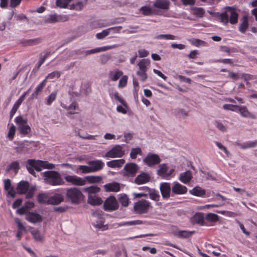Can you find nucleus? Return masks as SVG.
Returning a JSON list of instances; mask_svg holds the SVG:
<instances>
[{
  "label": "nucleus",
  "mask_w": 257,
  "mask_h": 257,
  "mask_svg": "<svg viewBox=\"0 0 257 257\" xmlns=\"http://www.w3.org/2000/svg\"><path fill=\"white\" fill-rule=\"evenodd\" d=\"M45 183L51 186L61 185L64 184L61 174L55 171H47L43 173Z\"/></svg>",
  "instance_id": "obj_1"
},
{
  "label": "nucleus",
  "mask_w": 257,
  "mask_h": 257,
  "mask_svg": "<svg viewBox=\"0 0 257 257\" xmlns=\"http://www.w3.org/2000/svg\"><path fill=\"white\" fill-rule=\"evenodd\" d=\"M84 195L78 188H68L66 193V202L70 201L73 204H79L83 200Z\"/></svg>",
  "instance_id": "obj_2"
},
{
  "label": "nucleus",
  "mask_w": 257,
  "mask_h": 257,
  "mask_svg": "<svg viewBox=\"0 0 257 257\" xmlns=\"http://www.w3.org/2000/svg\"><path fill=\"white\" fill-rule=\"evenodd\" d=\"M15 122L17 125L18 130L20 133L24 136H26L31 132L30 126L27 124L28 119L22 115L16 117Z\"/></svg>",
  "instance_id": "obj_3"
},
{
  "label": "nucleus",
  "mask_w": 257,
  "mask_h": 257,
  "mask_svg": "<svg viewBox=\"0 0 257 257\" xmlns=\"http://www.w3.org/2000/svg\"><path fill=\"white\" fill-rule=\"evenodd\" d=\"M150 206V203L148 201L142 199L135 203L134 209L137 213L142 214L147 213Z\"/></svg>",
  "instance_id": "obj_4"
},
{
  "label": "nucleus",
  "mask_w": 257,
  "mask_h": 257,
  "mask_svg": "<svg viewBox=\"0 0 257 257\" xmlns=\"http://www.w3.org/2000/svg\"><path fill=\"white\" fill-rule=\"evenodd\" d=\"M118 203L114 196H110L104 201L103 209L106 211H113L118 209Z\"/></svg>",
  "instance_id": "obj_5"
},
{
  "label": "nucleus",
  "mask_w": 257,
  "mask_h": 257,
  "mask_svg": "<svg viewBox=\"0 0 257 257\" xmlns=\"http://www.w3.org/2000/svg\"><path fill=\"white\" fill-rule=\"evenodd\" d=\"M139 169L138 165L134 163H129L125 165L123 170L125 172L123 176L125 177H135Z\"/></svg>",
  "instance_id": "obj_6"
},
{
  "label": "nucleus",
  "mask_w": 257,
  "mask_h": 257,
  "mask_svg": "<svg viewBox=\"0 0 257 257\" xmlns=\"http://www.w3.org/2000/svg\"><path fill=\"white\" fill-rule=\"evenodd\" d=\"M161 160L157 154L149 153L143 159V162L149 167H152L159 164Z\"/></svg>",
  "instance_id": "obj_7"
},
{
  "label": "nucleus",
  "mask_w": 257,
  "mask_h": 257,
  "mask_svg": "<svg viewBox=\"0 0 257 257\" xmlns=\"http://www.w3.org/2000/svg\"><path fill=\"white\" fill-rule=\"evenodd\" d=\"M124 154V153L122 150V147L120 145H115L111 150L105 153L104 157L114 158L121 157Z\"/></svg>",
  "instance_id": "obj_8"
},
{
  "label": "nucleus",
  "mask_w": 257,
  "mask_h": 257,
  "mask_svg": "<svg viewBox=\"0 0 257 257\" xmlns=\"http://www.w3.org/2000/svg\"><path fill=\"white\" fill-rule=\"evenodd\" d=\"M160 190L164 199H168L172 196V187L170 183H161L160 185Z\"/></svg>",
  "instance_id": "obj_9"
},
{
  "label": "nucleus",
  "mask_w": 257,
  "mask_h": 257,
  "mask_svg": "<svg viewBox=\"0 0 257 257\" xmlns=\"http://www.w3.org/2000/svg\"><path fill=\"white\" fill-rule=\"evenodd\" d=\"M187 191L188 189L185 186L177 182H174L173 185L172 186V197L174 196L175 195H183L186 194Z\"/></svg>",
  "instance_id": "obj_10"
},
{
  "label": "nucleus",
  "mask_w": 257,
  "mask_h": 257,
  "mask_svg": "<svg viewBox=\"0 0 257 257\" xmlns=\"http://www.w3.org/2000/svg\"><path fill=\"white\" fill-rule=\"evenodd\" d=\"M26 168L28 172L35 177H36V174L34 170L37 172L41 171V169L38 168V166L37 165L36 160L35 159H29L27 160Z\"/></svg>",
  "instance_id": "obj_11"
},
{
  "label": "nucleus",
  "mask_w": 257,
  "mask_h": 257,
  "mask_svg": "<svg viewBox=\"0 0 257 257\" xmlns=\"http://www.w3.org/2000/svg\"><path fill=\"white\" fill-rule=\"evenodd\" d=\"M151 180L150 174L147 172H142L135 179L134 183L137 185L146 184Z\"/></svg>",
  "instance_id": "obj_12"
},
{
  "label": "nucleus",
  "mask_w": 257,
  "mask_h": 257,
  "mask_svg": "<svg viewBox=\"0 0 257 257\" xmlns=\"http://www.w3.org/2000/svg\"><path fill=\"white\" fill-rule=\"evenodd\" d=\"M66 181L76 186H83L86 184V181L75 175H67L64 177Z\"/></svg>",
  "instance_id": "obj_13"
},
{
  "label": "nucleus",
  "mask_w": 257,
  "mask_h": 257,
  "mask_svg": "<svg viewBox=\"0 0 257 257\" xmlns=\"http://www.w3.org/2000/svg\"><path fill=\"white\" fill-rule=\"evenodd\" d=\"M25 218L27 221L33 223H40L43 220L42 216L40 214L30 211L28 212Z\"/></svg>",
  "instance_id": "obj_14"
},
{
  "label": "nucleus",
  "mask_w": 257,
  "mask_h": 257,
  "mask_svg": "<svg viewBox=\"0 0 257 257\" xmlns=\"http://www.w3.org/2000/svg\"><path fill=\"white\" fill-rule=\"evenodd\" d=\"M64 200V197L62 194L55 193L54 195L49 197L48 205H57Z\"/></svg>",
  "instance_id": "obj_15"
},
{
  "label": "nucleus",
  "mask_w": 257,
  "mask_h": 257,
  "mask_svg": "<svg viewBox=\"0 0 257 257\" xmlns=\"http://www.w3.org/2000/svg\"><path fill=\"white\" fill-rule=\"evenodd\" d=\"M88 164L90 167L92 172H95L101 170L104 166V163L99 160L89 161Z\"/></svg>",
  "instance_id": "obj_16"
},
{
  "label": "nucleus",
  "mask_w": 257,
  "mask_h": 257,
  "mask_svg": "<svg viewBox=\"0 0 257 257\" xmlns=\"http://www.w3.org/2000/svg\"><path fill=\"white\" fill-rule=\"evenodd\" d=\"M30 184L28 181H21L18 183L16 188L17 192L19 194H26L29 190Z\"/></svg>",
  "instance_id": "obj_17"
},
{
  "label": "nucleus",
  "mask_w": 257,
  "mask_h": 257,
  "mask_svg": "<svg viewBox=\"0 0 257 257\" xmlns=\"http://www.w3.org/2000/svg\"><path fill=\"white\" fill-rule=\"evenodd\" d=\"M4 189L8 192V195L12 198L16 197V191H15L14 187L12 186L10 179H7L4 180Z\"/></svg>",
  "instance_id": "obj_18"
},
{
  "label": "nucleus",
  "mask_w": 257,
  "mask_h": 257,
  "mask_svg": "<svg viewBox=\"0 0 257 257\" xmlns=\"http://www.w3.org/2000/svg\"><path fill=\"white\" fill-rule=\"evenodd\" d=\"M226 9L230 12L229 22L231 24L235 25L238 22V14L235 9L232 7H226Z\"/></svg>",
  "instance_id": "obj_19"
},
{
  "label": "nucleus",
  "mask_w": 257,
  "mask_h": 257,
  "mask_svg": "<svg viewBox=\"0 0 257 257\" xmlns=\"http://www.w3.org/2000/svg\"><path fill=\"white\" fill-rule=\"evenodd\" d=\"M170 2L168 0H156L154 4V7L157 9L168 10Z\"/></svg>",
  "instance_id": "obj_20"
},
{
  "label": "nucleus",
  "mask_w": 257,
  "mask_h": 257,
  "mask_svg": "<svg viewBox=\"0 0 257 257\" xmlns=\"http://www.w3.org/2000/svg\"><path fill=\"white\" fill-rule=\"evenodd\" d=\"M168 167L166 164H160L157 171V174L163 178H168L171 175V173H168Z\"/></svg>",
  "instance_id": "obj_21"
},
{
  "label": "nucleus",
  "mask_w": 257,
  "mask_h": 257,
  "mask_svg": "<svg viewBox=\"0 0 257 257\" xmlns=\"http://www.w3.org/2000/svg\"><path fill=\"white\" fill-rule=\"evenodd\" d=\"M238 111L244 117L250 118L251 119L256 118L255 115L250 112L245 106H239Z\"/></svg>",
  "instance_id": "obj_22"
},
{
  "label": "nucleus",
  "mask_w": 257,
  "mask_h": 257,
  "mask_svg": "<svg viewBox=\"0 0 257 257\" xmlns=\"http://www.w3.org/2000/svg\"><path fill=\"white\" fill-rule=\"evenodd\" d=\"M192 178V173L190 170L181 173L179 176V180L184 184H187L190 182Z\"/></svg>",
  "instance_id": "obj_23"
},
{
  "label": "nucleus",
  "mask_w": 257,
  "mask_h": 257,
  "mask_svg": "<svg viewBox=\"0 0 257 257\" xmlns=\"http://www.w3.org/2000/svg\"><path fill=\"white\" fill-rule=\"evenodd\" d=\"M36 162L38 168H40L41 170L43 168L47 169H53L55 168L54 164L50 163L47 161L36 160Z\"/></svg>",
  "instance_id": "obj_24"
},
{
  "label": "nucleus",
  "mask_w": 257,
  "mask_h": 257,
  "mask_svg": "<svg viewBox=\"0 0 257 257\" xmlns=\"http://www.w3.org/2000/svg\"><path fill=\"white\" fill-rule=\"evenodd\" d=\"M104 187L107 192H118L120 189L119 184L117 182L106 184Z\"/></svg>",
  "instance_id": "obj_25"
},
{
  "label": "nucleus",
  "mask_w": 257,
  "mask_h": 257,
  "mask_svg": "<svg viewBox=\"0 0 257 257\" xmlns=\"http://www.w3.org/2000/svg\"><path fill=\"white\" fill-rule=\"evenodd\" d=\"M125 163V160L123 159L119 160H113L106 163V165L110 168H119Z\"/></svg>",
  "instance_id": "obj_26"
},
{
  "label": "nucleus",
  "mask_w": 257,
  "mask_h": 257,
  "mask_svg": "<svg viewBox=\"0 0 257 257\" xmlns=\"http://www.w3.org/2000/svg\"><path fill=\"white\" fill-rule=\"evenodd\" d=\"M204 216L201 213H196L191 218V222L193 223L199 224L201 225H204Z\"/></svg>",
  "instance_id": "obj_27"
},
{
  "label": "nucleus",
  "mask_w": 257,
  "mask_h": 257,
  "mask_svg": "<svg viewBox=\"0 0 257 257\" xmlns=\"http://www.w3.org/2000/svg\"><path fill=\"white\" fill-rule=\"evenodd\" d=\"M54 52L52 53L50 51H47L45 53V55L43 56H41L39 59V61L37 64L35 66L33 70V71H37L41 66L44 63L45 60L50 55H51Z\"/></svg>",
  "instance_id": "obj_28"
},
{
  "label": "nucleus",
  "mask_w": 257,
  "mask_h": 257,
  "mask_svg": "<svg viewBox=\"0 0 257 257\" xmlns=\"http://www.w3.org/2000/svg\"><path fill=\"white\" fill-rule=\"evenodd\" d=\"M216 18L220 19V22L222 23L224 25H227L229 22V17L227 12L225 11L222 13L217 12L214 14Z\"/></svg>",
  "instance_id": "obj_29"
},
{
  "label": "nucleus",
  "mask_w": 257,
  "mask_h": 257,
  "mask_svg": "<svg viewBox=\"0 0 257 257\" xmlns=\"http://www.w3.org/2000/svg\"><path fill=\"white\" fill-rule=\"evenodd\" d=\"M248 27V16L244 15L241 19V23L239 27V30L242 33H244Z\"/></svg>",
  "instance_id": "obj_30"
},
{
  "label": "nucleus",
  "mask_w": 257,
  "mask_h": 257,
  "mask_svg": "<svg viewBox=\"0 0 257 257\" xmlns=\"http://www.w3.org/2000/svg\"><path fill=\"white\" fill-rule=\"evenodd\" d=\"M87 202L93 206H97L101 204L103 201L99 197L96 196H92L89 195Z\"/></svg>",
  "instance_id": "obj_31"
},
{
  "label": "nucleus",
  "mask_w": 257,
  "mask_h": 257,
  "mask_svg": "<svg viewBox=\"0 0 257 257\" xmlns=\"http://www.w3.org/2000/svg\"><path fill=\"white\" fill-rule=\"evenodd\" d=\"M43 40L42 38L39 37L33 39L25 40L22 43L25 46H34L41 43Z\"/></svg>",
  "instance_id": "obj_32"
},
{
  "label": "nucleus",
  "mask_w": 257,
  "mask_h": 257,
  "mask_svg": "<svg viewBox=\"0 0 257 257\" xmlns=\"http://www.w3.org/2000/svg\"><path fill=\"white\" fill-rule=\"evenodd\" d=\"M189 192L193 195L198 197H202L205 194L206 191L205 190L202 189L199 186H196L194 187L192 190H190Z\"/></svg>",
  "instance_id": "obj_33"
},
{
  "label": "nucleus",
  "mask_w": 257,
  "mask_h": 257,
  "mask_svg": "<svg viewBox=\"0 0 257 257\" xmlns=\"http://www.w3.org/2000/svg\"><path fill=\"white\" fill-rule=\"evenodd\" d=\"M139 70L147 71L150 66V60L149 59H143L138 63Z\"/></svg>",
  "instance_id": "obj_34"
},
{
  "label": "nucleus",
  "mask_w": 257,
  "mask_h": 257,
  "mask_svg": "<svg viewBox=\"0 0 257 257\" xmlns=\"http://www.w3.org/2000/svg\"><path fill=\"white\" fill-rule=\"evenodd\" d=\"M20 169V163L18 161H15L12 162L6 169V172H8L11 170L14 171L15 173L17 174Z\"/></svg>",
  "instance_id": "obj_35"
},
{
  "label": "nucleus",
  "mask_w": 257,
  "mask_h": 257,
  "mask_svg": "<svg viewBox=\"0 0 257 257\" xmlns=\"http://www.w3.org/2000/svg\"><path fill=\"white\" fill-rule=\"evenodd\" d=\"M112 48L111 46H104V47H99V48H95V49H91V50H87L85 52V55L86 56H87V55H90V54H94V53H98V52H101V51H107L110 49H111Z\"/></svg>",
  "instance_id": "obj_36"
},
{
  "label": "nucleus",
  "mask_w": 257,
  "mask_h": 257,
  "mask_svg": "<svg viewBox=\"0 0 257 257\" xmlns=\"http://www.w3.org/2000/svg\"><path fill=\"white\" fill-rule=\"evenodd\" d=\"M85 181L89 183H98L101 182L102 180L101 176H87L84 177Z\"/></svg>",
  "instance_id": "obj_37"
},
{
  "label": "nucleus",
  "mask_w": 257,
  "mask_h": 257,
  "mask_svg": "<svg viewBox=\"0 0 257 257\" xmlns=\"http://www.w3.org/2000/svg\"><path fill=\"white\" fill-rule=\"evenodd\" d=\"M123 75V72L119 70L115 71H110L109 74V78L113 81L117 80Z\"/></svg>",
  "instance_id": "obj_38"
},
{
  "label": "nucleus",
  "mask_w": 257,
  "mask_h": 257,
  "mask_svg": "<svg viewBox=\"0 0 257 257\" xmlns=\"http://www.w3.org/2000/svg\"><path fill=\"white\" fill-rule=\"evenodd\" d=\"M191 10L193 15L199 18H202L205 13L204 9L200 7H192Z\"/></svg>",
  "instance_id": "obj_39"
},
{
  "label": "nucleus",
  "mask_w": 257,
  "mask_h": 257,
  "mask_svg": "<svg viewBox=\"0 0 257 257\" xmlns=\"http://www.w3.org/2000/svg\"><path fill=\"white\" fill-rule=\"evenodd\" d=\"M118 200L123 207H127L129 205L130 199L126 194H120L119 197L118 198Z\"/></svg>",
  "instance_id": "obj_40"
},
{
  "label": "nucleus",
  "mask_w": 257,
  "mask_h": 257,
  "mask_svg": "<svg viewBox=\"0 0 257 257\" xmlns=\"http://www.w3.org/2000/svg\"><path fill=\"white\" fill-rule=\"evenodd\" d=\"M35 240L39 242L43 241V236L41 234L40 231L38 229H33L30 231Z\"/></svg>",
  "instance_id": "obj_41"
},
{
  "label": "nucleus",
  "mask_w": 257,
  "mask_h": 257,
  "mask_svg": "<svg viewBox=\"0 0 257 257\" xmlns=\"http://www.w3.org/2000/svg\"><path fill=\"white\" fill-rule=\"evenodd\" d=\"M148 195L151 199L155 201H158L160 198L159 192L155 189H151L149 193H148Z\"/></svg>",
  "instance_id": "obj_42"
},
{
  "label": "nucleus",
  "mask_w": 257,
  "mask_h": 257,
  "mask_svg": "<svg viewBox=\"0 0 257 257\" xmlns=\"http://www.w3.org/2000/svg\"><path fill=\"white\" fill-rule=\"evenodd\" d=\"M86 3H84L82 2H77L70 5V9L75 11H81L83 9Z\"/></svg>",
  "instance_id": "obj_43"
},
{
  "label": "nucleus",
  "mask_w": 257,
  "mask_h": 257,
  "mask_svg": "<svg viewBox=\"0 0 257 257\" xmlns=\"http://www.w3.org/2000/svg\"><path fill=\"white\" fill-rule=\"evenodd\" d=\"M49 198L46 194L41 193L37 196V200L39 203L48 204Z\"/></svg>",
  "instance_id": "obj_44"
},
{
  "label": "nucleus",
  "mask_w": 257,
  "mask_h": 257,
  "mask_svg": "<svg viewBox=\"0 0 257 257\" xmlns=\"http://www.w3.org/2000/svg\"><path fill=\"white\" fill-rule=\"evenodd\" d=\"M62 72L59 71H54L49 74L46 77L45 80L47 81L48 79H58L61 75Z\"/></svg>",
  "instance_id": "obj_45"
},
{
  "label": "nucleus",
  "mask_w": 257,
  "mask_h": 257,
  "mask_svg": "<svg viewBox=\"0 0 257 257\" xmlns=\"http://www.w3.org/2000/svg\"><path fill=\"white\" fill-rule=\"evenodd\" d=\"M194 231H188L187 230H179L176 235L180 238H186L191 236Z\"/></svg>",
  "instance_id": "obj_46"
},
{
  "label": "nucleus",
  "mask_w": 257,
  "mask_h": 257,
  "mask_svg": "<svg viewBox=\"0 0 257 257\" xmlns=\"http://www.w3.org/2000/svg\"><path fill=\"white\" fill-rule=\"evenodd\" d=\"M83 191L89 194H95L100 191V188L97 186H91L83 189Z\"/></svg>",
  "instance_id": "obj_47"
},
{
  "label": "nucleus",
  "mask_w": 257,
  "mask_h": 257,
  "mask_svg": "<svg viewBox=\"0 0 257 257\" xmlns=\"http://www.w3.org/2000/svg\"><path fill=\"white\" fill-rule=\"evenodd\" d=\"M205 219L212 222H215L218 220L219 217L215 213H209L206 215Z\"/></svg>",
  "instance_id": "obj_48"
},
{
  "label": "nucleus",
  "mask_w": 257,
  "mask_h": 257,
  "mask_svg": "<svg viewBox=\"0 0 257 257\" xmlns=\"http://www.w3.org/2000/svg\"><path fill=\"white\" fill-rule=\"evenodd\" d=\"M57 18H57V14H51L45 20V22L46 23H50V24H54V23H58Z\"/></svg>",
  "instance_id": "obj_49"
},
{
  "label": "nucleus",
  "mask_w": 257,
  "mask_h": 257,
  "mask_svg": "<svg viewBox=\"0 0 257 257\" xmlns=\"http://www.w3.org/2000/svg\"><path fill=\"white\" fill-rule=\"evenodd\" d=\"M220 50L221 51L226 52L228 54H230L231 53H236L238 52L237 49L235 48H230L225 46H220Z\"/></svg>",
  "instance_id": "obj_50"
},
{
  "label": "nucleus",
  "mask_w": 257,
  "mask_h": 257,
  "mask_svg": "<svg viewBox=\"0 0 257 257\" xmlns=\"http://www.w3.org/2000/svg\"><path fill=\"white\" fill-rule=\"evenodd\" d=\"M113 28H109L103 30L101 32L98 33L96 34V38L98 39H102L109 34L110 30L113 29Z\"/></svg>",
  "instance_id": "obj_51"
},
{
  "label": "nucleus",
  "mask_w": 257,
  "mask_h": 257,
  "mask_svg": "<svg viewBox=\"0 0 257 257\" xmlns=\"http://www.w3.org/2000/svg\"><path fill=\"white\" fill-rule=\"evenodd\" d=\"M143 223V221L140 220H137L134 221L123 222L118 224L119 226H125V225H135L137 224H141Z\"/></svg>",
  "instance_id": "obj_52"
},
{
  "label": "nucleus",
  "mask_w": 257,
  "mask_h": 257,
  "mask_svg": "<svg viewBox=\"0 0 257 257\" xmlns=\"http://www.w3.org/2000/svg\"><path fill=\"white\" fill-rule=\"evenodd\" d=\"M257 146V140L253 142H248L243 145H240V148L242 149H246L247 148H254Z\"/></svg>",
  "instance_id": "obj_53"
},
{
  "label": "nucleus",
  "mask_w": 257,
  "mask_h": 257,
  "mask_svg": "<svg viewBox=\"0 0 257 257\" xmlns=\"http://www.w3.org/2000/svg\"><path fill=\"white\" fill-rule=\"evenodd\" d=\"M142 153V150L140 148H133L132 149L130 157L133 159H135L137 157V155L141 154Z\"/></svg>",
  "instance_id": "obj_54"
},
{
  "label": "nucleus",
  "mask_w": 257,
  "mask_h": 257,
  "mask_svg": "<svg viewBox=\"0 0 257 257\" xmlns=\"http://www.w3.org/2000/svg\"><path fill=\"white\" fill-rule=\"evenodd\" d=\"M239 105L230 104H225L223 105V108L225 110H229L232 111H238Z\"/></svg>",
  "instance_id": "obj_55"
},
{
  "label": "nucleus",
  "mask_w": 257,
  "mask_h": 257,
  "mask_svg": "<svg viewBox=\"0 0 257 257\" xmlns=\"http://www.w3.org/2000/svg\"><path fill=\"white\" fill-rule=\"evenodd\" d=\"M70 2L67 0H56V6L60 8H66L69 6Z\"/></svg>",
  "instance_id": "obj_56"
},
{
  "label": "nucleus",
  "mask_w": 257,
  "mask_h": 257,
  "mask_svg": "<svg viewBox=\"0 0 257 257\" xmlns=\"http://www.w3.org/2000/svg\"><path fill=\"white\" fill-rule=\"evenodd\" d=\"M77 171H81V173L84 174L92 173L90 166H87L85 165L79 166Z\"/></svg>",
  "instance_id": "obj_57"
},
{
  "label": "nucleus",
  "mask_w": 257,
  "mask_h": 257,
  "mask_svg": "<svg viewBox=\"0 0 257 257\" xmlns=\"http://www.w3.org/2000/svg\"><path fill=\"white\" fill-rule=\"evenodd\" d=\"M137 75L140 77L141 80L143 82L145 81L148 78L147 71L139 70L137 72Z\"/></svg>",
  "instance_id": "obj_58"
},
{
  "label": "nucleus",
  "mask_w": 257,
  "mask_h": 257,
  "mask_svg": "<svg viewBox=\"0 0 257 257\" xmlns=\"http://www.w3.org/2000/svg\"><path fill=\"white\" fill-rule=\"evenodd\" d=\"M57 96V92L55 91L50 94L47 98L46 104L50 105L56 99Z\"/></svg>",
  "instance_id": "obj_59"
},
{
  "label": "nucleus",
  "mask_w": 257,
  "mask_h": 257,
  "mask_svg": "<svg viewBox=\"0 0 257 257\" xmlns=\"http://www.w3.org/2000/svg\"><path fill=\"white\" fill-rule=\"evenodd\" d=\"M21 103L18 102V101H16L15 103L14 104L12 109H11L10 113V118L11 119L16 111H17L18 109L19 108V106L21 105Z\"/></svg>",
  "instance_id": "obj_60"
},
{
  "label": "nucleus",
  "mask_w": 257,
  "mask_h": 257,
  "mask_svg": "<svg viewBox=\"0 0 257 257\" xmlns=\"http://www.w3.org/2000/svg\"><path fill=\"white\" fill-rule=\"evenodd\" d=\"M114 97L116 100L121 103L122 105L126 108H128V106L126 102L124 101V100H123V99L119 96V93L117 92L114 93Z\"/></svg>",
  "instance_id": "obj_61"
},
{
  "label": "nucleus",
  "mask_w": 257,
  "mask_h": 257,
  "mask_svg": "<svg viewBox=\"0 0 257 257\" xmlns=\"http://www.w3.org/2000/svg\"><path fill=\"white\" fill-rule=\"evenodd\" d=\"M140 11L142 14L145 16H149L152 13L151 8L147 6H143L141 7Z\"/></svg>",
  "instance_id": "obj_62"
},
{
  "label": "nucleus",
  "mask_w": 257,
  "mask_h": 257,
  "mask_svg": "<svg viewBox=\"0 0 257 257\" xmlns=\"http://www.w3.org/2000/svg\"><path fill=\"white\" fill-rule=\"evenodd\" d=\"M46 82V80L44 79L37 86L35 89V93L40 94L45 86Z\"/></svg>",
  "instance_id": "obj_63"
},
{
  "label": "nucleus",
  "mask_w": 257,
  "mask_h": 257,
  "mask_svg": "<svg viewBox=\"0 0 257 257\" xmlns=\"http://www.w3.org/2000/svg\"><path fill=\"white\" fill-rule=\"evenodd\" d=\"M127 76L126 75L122 76L119 81L118 87L123 88L125 87L127 84Z\"/></svg>",
  "instance_id": "obj_64"
}]
</instances>
